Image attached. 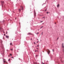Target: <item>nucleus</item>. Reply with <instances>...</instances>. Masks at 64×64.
Segmentation results:
<instances>
[{"label": "nucleus", "mask_w": 64, "mask_h": 64, "mask_svg": "<svg viewBox=\"0 0 64 64\" xmlns=\"http://www.w3.org/2000/svg\"><path fill=\"white\" fill-rule=\"evenodd\" d=\"M1 4L2 7H3V4H4V1H1Z\"/></svg>", "instance_id": "obj_1"}, {"label": "nucleus", "mask_w": 64, "mask_h": 64, "mask_svg": "<svg viewBox=\"0 0 64 64\" xmlns=\"http://www.w3.org/2000/svg\"><path fill=\"white\" fill-rule=\"evenodd\" d=\"M34 16H36V12H35V10L34 11Z\"/></svg>", "instance_id": "obj_2"}, {"label": "nucleus", "mask_w": 64, "mask_h": 64, "mask_svg": "<svg viewBox=\"0 0 64 64\" xmlns=\"http://www.w3.org/2000/svg\"><path fill=\"white\" fill-rule=\"evenodd\" d=\"M4 63H6V64H8V62H7L6 61H4Z\"/></svg>", "instance_id": "obj_3"}, {"label": "nucleus", "mask_w": 64, "mask_h": 64, "mask_svg": "<svg viewBox=\"0 0 64 64\" xmlns=\"http://www.w3.org/2000/svg\"><path fill=\"white\" fill-rule=\"evenodd\" d=\"M50 52V50H48V51L47 52H48V54H49Z\"/></svg>", "instance_id": "obj_4"}, {"label": "nucleus", "mask_w": 64, "mask_h": 64, "mask_svg": "<svg viewBox=\"0 0 64 64\" xmlns=\"http://www.w3.org/2000/svg\"><path fill=\"white\" fill-rule=\"evenodd\" d=\"M6 37L7 38H9V36H6Z\"/></svg>", "instance_id": "obj_5"}, {"label": "nucleus", "mask_w": 64, "mask_h": 64, "mask_svg": "<svg viewBox=\"0 0 64 64\" xmlns=\"http://www.w3.org/2000/svg\"><path fill=\"white\" fill-rule=\"evenodd\" d=\"M19 12H21V9H19L18 10Z\"/></svg>", "instance_id": "obj_6"}, {"label": "nucleus", "mask_w": 64, "mask_h": 64, "mask_svg": "<svg viewBox=\"0 0 64 64\" xmlns=\"http://www.w3.org/2000/svg\"><path fill=\"white\" fill-rule=\"evenodd\" d=\"M62 47L63 48H64V46H63V43H62Z\"/></svg>", "instance_id": "obj_7"}, {"label": "nucleus", "mask_w": 64, "mask_h": 64, "mask_svg": "<svg viewBox=\"0 0 64 64\" xmlns=\"http://www.w3.org/2000/svg\"><path fill=\"white\" fill-rule=\"evenodd\" d=\"M59 6V4H58L57 5V7H58Z\"/></svg>", "instance_id": "obj_8"}, {"label": "nucleus", "mask_w": 64, "mask_h": 64, "mask_svg": "<svg viewBox=\"0 0 64 64\" xmlns=\"http://www.w3.org/2000/svg\"><path fill=\"white\" fill-rule=\"evenodd\" d=\"M23 6H22V10H23Z\"/></svg>", "instance_id": "obj_9"}, {"label": "nucleus", "mask_w": 64, "mask_h": 64, "mask_svg": "<svg viewBox=\"0 0 64 64\" xmlns=\"http://www.w3.org/2000/svg\"><path fill=\"white\" fill-rule=\"evenodd\" d=\"M28 34L29 35H31V34L30 33H29Z\"/></svg>", "instance_id": "obj_10"}, {"label": "nucleus", "mask_w": 64, "mask_h": 64, "mask_svg": "<svg viewBox=\"0 0 64 64\" xmlns=\"http://www.w3.org/2000/svg\"><path fill=\"white\" fill-rule=\"evenodd\" d=\"M10 45H13L12 44V43H10Z\"/></svg>", "instance_id": "obj_11"}, {"label": "nucleus", "mask_w": 64, "mask_h": 64, "mask_svg": "<svg viewBox=\"0 0 64 64\" xmlns=\"http://www.w3.org/2000/svg\"><path fill=\"white\" fill-rule=\"evenodd\" d=\"M42 27H43V26H42L40 28V29H41V28H42Z\"/></svg>", "instance_id": "obj_12"}, {"label": "nucleus", "mask_w": 64, "mask_h": 64, "mask_svg": "<svg viewBox=\"0 0 64 64\" xmlns=\"http://www.w3.org/2000/svg\"><path fill=\"white\" fill-rule=\"evenodd\" d=\"M6 60H5V59H3V61H4H4H5Z\"/></svg>", "instance_id": "obj_13"}, {"label": "nucleus", "mask_w": 64, "mask_h": 64, "mask_svg": "<svg viewBox=\"0 0 64 64\" xmlns=\"http://www.w3.org/2000/svg\"><path fill=\"white\" fill-rule=\"evenodd\" d=\"M47 10V9H46L44 11H46Z\"/></svg>", "instance_id": "obj_14"}, {"label": "nucleus", "mask_w": 64, "mask_h": 64, "mask_svg": "<svg viewBox=\"0 0 64 64\" xmlns=\"http://www.w3.org/2000/svg\"><path fill=\"white\" fill-rule=\"evenodd\" d=\"M42 18H45V16H44Z\"/></svg>", "instance_id": "obj_15"}, {"label": "nucleus", "mask_w": 64, "mask_h": 64, "mask_svg": "<svg viewBox=\"0 0 64 64\" xmlns=\"http://www.w3.org/2000/svg\"><path fill=\"white\" fill-rule=\"evenodd\" d=\"M34 44H36V43H35V42H34Z\"/></svg>", "instance_id": "obj_16"}, {"label": "nucleus", "mask_w": 64, "mask_h": 64, "mask_svg": "<svg viewBox=\"0 0 64 64\" xmlns=\"http://www.w3.org/2000/svg\"><path fill=\"white\" fill-rule=\"evenodd\" d=\"M8 61H10V59H9L8 60Z\"/></svg>", "instance_id": "obj_17"}, {"label": "nucleus", "mask_w": 64, "mask_h": 64, "mask_svg": "<svg viewBox=\"0 0 64 64\" xmlns=\"http://www.w3.org/2000/svg\"><path fill=\"white\" fill-rule=\"evenodd\" d=\"M36 34H39V32H37L36 33Z\"/></svg>", "instance_id": "obj_18"}, {"label": "nucleus", "mask_w": 64, "mask_h": 64, "mask_svg": "<svg viewBox=\"0 0 64 64\" xmlns=\"http://www.w3.org/2000/svg\"><path fill=\"white\" fill-rule=\"evenodd\" d=\"M46 4V3H45V4H43L42 5V6H43V5L44 4Z\"/></svg>", "instance_id": "obj_19"}, {"label": "nucleus", "mask_w": 64, "mask_h": 64, "mask_svg": "<svg viewBox=\"0 0 64 64\" xmlns=\"http://www.w3.org/2000/svg\"><path fill=\"white\" fill-rule=\"evenodd\" d=\"M10 50H11V51H12V50H13V49H11Z\"/></svg>", "instance_id": "obj_20"}, {"label": "nucleus", "mask_w": 64, "mask_h": 64, "mask_svg": "<svg viewBox=\"0 0 64 64\" xmlns=\"http://www.w3.org/2000/svg\"><path fill=\"white\" fill-rule=\"evenodd\" d=\"M48 12H46L47 14H48Z\"/></svg>", "instance_id": "obj_21"}, {"label": "nucleus", "mask_w": 64, "mask_h": 64, "mask_svg": "<svg viewBox=\"0 0 64 64\" xmlns=\"http://www.w3.org/2000/svg\"><path fill=\"white\" fill-rule=\"evenodd\" d=\"M37 47H39V45H38L37 46Z\"/></svg>", "instance_id": "obj_22"}, {"label": "nucleus", "mask_w": 64, "mask_h": 64, "mask_svg": "<svg viewBox=\"0 0 64 64\" xmlns=\"http://www.w3.org/2000/svg\"><path fill=\"white\" fill-rule=\"evenodd\" d=\"M43 22V21H40L41 22Z\"/></svg>", "instance_id": "obj_23"}, {"label": "nucleus", "mask_w": 64, "mask_h": 64, "mask_svg": "<svg viewBox=\"0 0 64 64\" xmlns=\"http://www.w3.org/2000/svg\"><path fill=\"white\" fill-rule=\"evenodd\" d=\"M35 52H36V50H35Z\"/></svg>", "instance_id": "obj_24"}, {"label": "nucleus", "mask_w": 64, "mask_h": 64, "mask_svg": "<svg viewBox=\"0 0 64 64\" xmlns=\"http://www.w3.org/2000/svg\"><path fill=\"white\" fill-rule=\"evenodd\" d=\"M38 42H39V41H38L36 42V43H38Z\"/></svg>", "instance_id": "obj_25"}, {"label": "nucleus", "mask_w": 64, "mask_h": 64, "mask_svg": "<svg viewBox=\"0 0 64 64\" xmlns=\"http://www.w3.org/2000/svg\"><path fill=\"white\" fill-rule=\"evenodd\" d=\"M42 64H45V63H43V62H42Z\"/></svg>", "instance_id": "obj_26"}, {"label": "nucleus", "mask_w": 64, "mask_h": 64, "mask_svg": "<svg viewBox=\"0 0 64 64\" xmlns=\"http://www.w3.org/2000/svg\"><path fill=\"white\" fill-rule=\"evenodd\" d=\"M63 51L64 52V49H63Z\"/></svg>", "instance_id": "obj_27"}, {"label": "nucleus", "mask_w": 64, "mask_h": 64, "mask_svg": "<svg viewBox=\"0 0 64 64\" xmlns=\"http://www.w3.org/2000/svg\"><path fill=\"white\" fill-rule=\"evenodd\" d=\"M10 56H12V54H10Z\"/></svg>", "instance_id": "obj_28"}, {"label": "nucleus", "mask_w": 64, "mask_h": 64, "mask_svg": "<svg viewBox=\"0 0 64 64\" xmlns=\"http://www.w3.org/2000/svg\"><path fill=\"white\" fill-rule=\"evenodd\" d=\"M4 36H5V34H4Z\"/></svg>", "instance_id": "obj_29"}, {"label": "nucleus", "mask_w": 64, "mask_h": 64, "mask_svg": "<svg viewBox=\"0 0 64 64\" xmlns=\"http://www.w3.org/2000/svg\"><path fill=\"white\" fill-rule=\"evenodd\" d=\"M37 55H36V57H37Z\"/></svg>", "instance_id": "obj_30"}, {"label": "nucleus", "mask_w": 64, "mask_h": 64, "mask_svg": "<svg viewBox=\"0 0 64 64\" xmlns=\"http://www.w3.org/2000/svg\"><path fill=\"white\" fill-rule=\"evenodd\" d=\"M15 19L16 20V18H15Z\"/></svg>", "instance_id": "obj_31"}, {"label": "nucleus", "mask_w": 64, "mask_h": 64, "mask_svg": "<svg viewBox=\"0 0 64 64\" xmlns=\"http://www.w3.org/2000/svg\"><path fill=\"white\" fill-rule=\"evenodd\" d=\"M58 38H57V40H58Z\"/></svg>", "instance_id": "obj_32"}, {"label": "nucleus", "mask_w": 64, "mask_h": 64, "mask_svg": "<svg viewBox=\"0 0 64 64\" xmlns=\"http://www.w3.org/2000/svg\"><path fill=\"white\" fill-rule=\"evenodd\" d=\"M36 49L38 50V48H37Z\"/></svg>", "instance_id": "obj_33"}, {"label": "nucleus", "mask_w": 64, "mask_h": 64, "mask_svg": "<svg viewBox=\"0 0 64 64\" xmlns=\"http://www.w3.org/2000/svg\"><path fill=\"white\" fill-rule=\"evenodd\" d=\"M53 50V51H54V50Z\"/></svg>", "instance_id": "obj_34"}, {"label": "nucleus", "mask_w": 64, "mask_h": 64, "mask_svg": "<svg viewBox=\"0 0 64 64\" xmlns=\"http://www.w3.org/2000/svg\"><path fill=\"white\" fill-rule=\"evenodd\" d=\"M36 51H37V52H38V50H36Z\"/></svg>", "instance_id": "obj_35"}, {"label": "nucleus", "mask_w": 64, "mask_h": 64, "mask_svg": "<svg viewBox=\"0 0 64 64\" xmlns=\"http://www.w3.org/2000/svg\"><path fill=\"white\" fill-rule=\"evenodd\" d=\"M42 33H43V32H42Z\"/></svg>", "instance_id": "obj_36"}, {"label": "nucleus", "mask_w": 64, "mask_h": 64, "mask_svg": "<svg viewBox=\"0 0 64 64\" xmlns=\"http://www.w3.org/2000/svg\"><path fill=\"white\" fill-rule=\"evenodd\" d=\"M12 58H13V57H12Z\"/></svg>", "instance_id": "obj_37"}, {"label": "nucleus", "mask_w": 64, "mask_h": 64, "mask_svg": "<svg viewBox=\"0 0 64 64\" xmlns=\"http://www.w3.org/2000/svg\"><path fill=\"white\" fill-rule=\"evenodd\" d=\"M6 34H7V32H6Z\"/></svg>", "instance_id": "obj_38"}, {"label": "nucleus", "mask_w": 64, "mask_h": 64, "mask_svg": "<svg viewBox=\"0 0 64 64\" xmlns=\"http://www.w3.org/2000/svg\"><path fill=\"white\" fill-rule=\"evenodd\" d=\"M20 7H21V6H20Z\"/></svg>", "instance_id": "obj_39"}, {"label": "nucleus", "mask_w": 64, "mask_h": 64, "mask_svg": "<svg viewBox=\"0 0 64 64\" xmlns=\"http://www.w3.org/2000/svg\"><path fill=\"white\" fill-rule=\"evenodd\" d=\"M36 64H37V63H36Z\"/></svg>", "instance_id": "obj_40"}, {"label": "nucleus", "mask_w": 64, "mask_h": 64, "mask_svg": "<svg viewBox=\"0 0 64 64\" xmlns=\"http://www.w3.org/2000/svg\"><path fill=\"white\" fill-rule=\"evenodd\" d=\"M55 24H56V23H55Z\"/></svg>", "instance_id": "obj_41"}, {"label": "nucleus", "mask_w": 64, "mask_h": 64, "mask_svg": "<svg viewBox=\"0 0 64 64\" xmlns=\"http://www.w3.org/2000/svg\"><path fill=\"white\" fill-rule=\"evenodd\" d=\"M19 24H20V23H19Z\"/></svg>", "instance_id": "obj_42"}, {"label": "nucleus", "mask_w": 64, "mask_h": 64, "mask_svg": "<svg viewBox=\"0 0 64 64\" xmlns=\"http://www.w3.org/2000/svg\"><path fill=\"white\" fill-rule=\"evenodd\" d=\"M46 7H45V8H46Z\"/></svg>", "instance_id": "obj_43"}, {"label": "nucleus", "mask_w": 64, "mask_h": 64, "mask_svg": "<svg viewBox=\"0 0 64 64\" xmlns=\"http://www.w3.org/2000/svg\"><path fill=\"white\" fill-rule=\"evenodd\" d=\"M38 18L39 19V18Z\"/></svg>", "instance_id": "obj_44"}, {"label": "nucleus", "mask_w": 64, "mask_h": 64, "mask_svg": "<svg viewBox=\"0 0 64 64\" xmlns=\"http://www.w3.org/2000/svg\"><path fill=\"white\" fill-rule=\"evenodd\" d=\"M37 46H36V47Z\"/></svg>", "instance_id": "obj_45"}]
</instances>
